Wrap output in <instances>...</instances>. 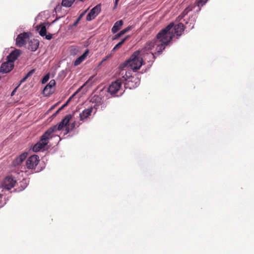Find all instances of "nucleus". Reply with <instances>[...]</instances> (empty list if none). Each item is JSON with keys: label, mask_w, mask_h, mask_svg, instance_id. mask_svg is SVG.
I'll use <instances>...</instances> for the list:
<instances>
[{"label": "nucleus", "mask_w": 254, "mask_h": 254, "mask_svg": "<svg viewBox=\"0 0 254 254\" xmlns=\"http://www.w3.org/2000/svg\"><path fill=\"white\" fill-rule=\"evenodd\" d=\"M169 26L167 28L162 29L152 40L148 41L144 48L143 52L150 51L155 49L154 53L150 52L147 54L153 59H155V55H160L169 44V40L171 37L166 35V30L169 29Z\"/></svg>", "instance_id": "1"}, {"label": "nucleus", "mask_w": 254, "mask_h": 254, "mask_svg": "<svg viewBox=\"0 0 254 254\" xmlns=\"http://www.w3.org/2000/svg\"><path fill=\"white\" fill-rule=\"evenodd\" d=\"M141 52L137 51L134 52L125 64L124 66H128L134 71L139 69L143 64V59L140 54Z\"/></svg>", "instance_id": "2"}, {"label": "nucleus", "mask_w": 254, "mask_h": 254, "mask_svg": "<svg viewBox=\"0 0 254 254\" xmlns=\"http://www.w3.org/2000/svg\"><path fill=\"white\" fill-rule=\"evenodd\" d=\"M169 26V29L166 30L167 31H166V35L168 34V36H170L171 37V39L169 40L170 43L175 35L180 37L182 35L184 31L185 27L184 24L182 23H179L178 24L175 25L173 22H171L165 28H167Z\"/></svg>", "instance_id": "3"}, {"label": "nucleus", "mask_w": 254, "mask_h": 254, "mask_svg": "<svg viewBox=\"0 0 254 254\" xmlns=\"http://www.w3.org/2000/svg\"><path fill=\"white\" fill-rule=\"evenodd\" d=\"M122 84L121 79H118L115 81L112 82L108 88V92L113 97L121 96L125 91L122 88Z\"/></svg>", "instance_id": "4"}, {"label": "nucleus", "mask_w": 254, "mask_h": 254, "mask_svg": "<svg viewBox=\"0 0 254 254\" xmlns=\"http://www.w3.org/2000/svg\"><path fill=\"white\" fill-rule=\"evenodd\" d=\"M52 135H51L47 131L41 136L40 140L33 147V150L34 152H38L48 144L49 139L52 138Z\"/></svg>", "instance_id": "5"}, {"label": "nucleus", "mask_w": 254, "mask_h": 254, "mask_svg": "<svg viewBox=\"0 0 254 254\" xmlns=\"http://www.w3.org/2000/svg\"><path fill=\"white\" fill-rule=\"evenodd\" d=\"M121 74L123 75L122 80H125L127 82L126 85L128 86L130 89L134 88L136 86V84L138 82V79L130 75V72H127L124 69H122Z\"/></svg>", "instance_id": "6"}, {"label": "nucleus", "mask_w": 254, "mask_h": 254, "mask_svg": "<svg viewBox=\"0 0 254 254\" xmlns=\"http://www.w3.org/2000/svg\"><path fill=\"white\" fill-rule=\"evenodd\" d=\"M71 118L72 116L71 115L69 114L66 115L58 125H56L51 127L47 131L51 135H52V133L55 132L56 131L61 130L64 127H66L67 125L68 124L69 121L71 120Z\"/></svg>", "instance_id": "7"}, {"label": "nucleus", "mask_w": 254, "mask_h": 254, "mask_svg": "<svg viewBox=\"0 0 254 254\" xmlns=\"http://www.w3.org/2000/svg\"><path fill=\"white\" fill-rule=\"evenodd\" d=\"M30 33L23 32L19 34L15 40L16 45L18 47H22L26 45L29 40Z\"/></svg>", "instance_id": "8"}, {"label": "nucleus", "mask_w": 254, "mask_h": 254, "mask_svg": "<svg viewBox=\"0 0 254 254\" xmlns=\"http://www.w3.org/2000/svg\"><path fill=\"white\" fill-rule=\"evenodd\" d=\"M39 162V157L36 155L30 156L26 161V166L28 169H34Z\"/></svg>", "instance_id": "9"}, {"label": "nucleus", "mask_w": 254, "mask_h": 254, "mask_svg": "<svg viewBox=\"0 0 254 254\" xmlns=\"http://www.w3.org/2000/svg\"><path fill=\"white\" fill-rule=\"evenodd\" d=\"M16 181L11 176L6 177L2 182L3 189L9 190L15 186Z\"/></svg>", "instance_id": "10"}, {"label": "nucleus", "mask_w": 254, "mask_h": 254, "mask_svg": "<svg viewBox=\"0 0 254 254\" xmlns=\"http://www.w3.org/2000/svg\"><path fill=\"white\" fill-rule=\"evenodd\" d=\"M101 10V5L100 4H97L87 14L86 16V20L87 21H91L94 19L100 12Z\"/></svg>", "instance_id": "11"}, {"label": "nucleus", "mask_w": 254, "mask_h": 254, "mask_svg": "<svg viewBox=\"0 0 254 254\" xmlns=\"http://www.w3.org/2000/svg\"><path fill=\"white\" fill-rule=\"evenodd\" d=\"M14 67V64L8 61L2 63L0 67V72L6 73L9 72Z\"/></svg>", "instance_id": "12"}, {"label": "nucleus", "mask_w": 254, "mask_h": 254, "mask_svg": "<svg viewBox=\"0 0 254 254\" xmlns=\"http://www.w3.org/2000/svg\"><path fill=\"white\" fill-rule=\"evenodd\" d=\"M56 85V81L54 79L50 80L49 83L43 89V94L46 96H49L52 94L53 91V88Z\"/></svg>", "instance_id": "13"}, {"label": "nucleus", "mask_w": 254, "mask_h": 254, "mask_svg": "<svg viewBox=\"0 0 254 254\" xmlns=\"http://www.w3.org/2000/svg\"><path fill=\"white\" fill-rule=\"evenodd\" d=\"M21 54V51L19 49H15L12 51L7 57V61L12 64H14V62L17 60Z\"/></svg>", "instance_id": "14"}, {"label": "nucleus", "mask_w": 254, "mask_h": 254, "mask_svg": "<svg viewBox=\"0 0 254 254\" xmlns=\"http://www.w3.org/2000/svg\"><path fill=\"white\" fill-rule=\"evenodd\" d=\"M93 107H91L87 109L84 110L80 114V120L83 121L91 116V113L93 112Z\"/></svg>", "instance_id": "15"}, {"label": "nucleus", "mask_w": 254, "mask_h": 254, "mask_svg": "<svg viewBox=\"0 0 254 254\" xmlns=\"http://www.w3.org/2000/svg\"><path fill=\"white\" fill-rule=\"evenodd\" d=\"M39 45V41L35 39L29 40L28 49L31 51H35Z\"/></svg>", "instance_id": "16"}, {"label": "nucleus", "mask_w": 254, "mask_h": 254, "mask_svg": "<svg viewBox=\"0 0 254 254\" xmlns=\"http://www.w3.org/2000/svg\"><path fill=\"white\" fill-rule=\"evenodd\" d=\"M28 153L24 152L16 157L12 162L13 166H16L20 164L27 157Z\"/></svg>", "instance_id": "17"}, {"label": "nucleus", "mask_w": 254, "mask_h": 254, "mask_svg": "<svg viewBox=\"0 0 254 254\" xmlns=\"http://www.w3.org/2000/svg\"><path fill=\"white\" fill-rule=\"evenodd\" d=\"M102 96L100 94L99 95H94L90 98V102L94 103L96 106H99L102 100Z\"/></svg>", "instance_id": "18"}, {"label": "nucleus", "mask_w": 254, "mask_h": 254, "mask_svg": "<svg viewBox=\"0 0 254 254\" xmlns=\"http://www.w3.org/2000/svg\"><path fill=\"white\" fill-rule=\"evenodd\" d=\"M89 54V50H86L85 52L79 57L77 58L74 62V65L77 66L79 65L87 57Z\"/></svg>", "instance_id": "19"}, {"label": "nucleus", "mask_w": 254, "mask_h": 254, "mask_svg": "<svg viewBox=\"0 0 254 254\" xmlns=\"http://www.w3.org/2000/svg\"><path fill=\"white\" fill-rule=\"evenodd\" d=\"M123 24L124 22L122 20L117 21L112 28V32L114 34L117 33L122 28Z\"/></svg>", "instance_id": "20"}, {"label": "nucleus", "mask_w": 254, "mask_h": 254, "mask_svg": "<svg viewBox=\"0 0 254 254\" xmlns=\"http://www.w3.org/2000/svg\"><path fill=\"white\" fill-rule=\"evenodd\" d=\"M130 38L129 35H127L125 37H124L120 42H119L112 50V51H115L117 50L120 49L123 44L129 38Z\"/></svg>", "instance_id": "21"}, {"label": "nucleus", "mask_w": 254, "mask_h": 254, "mask_svg": "<svg viewBox=\"0 0 254 254\" xmlns=\"http://www.w3.org/2000/svg\"><path fill=\"white\" fill-rule=\"evenodd\" d=\"M75 0H63L62 2V5L63 6L69 7H70Z\"/></svg>", "instance_id": "22"}, {"label": "nucleus", "mask_w": 254, "mask_h": 254, "mask_svg": "<svg viewBox=\"0 0 254 254\" xmlns=\"http://www.w3.org/2000/svg\"><path fill=\"white\" fill-rule=\"evenodd\" d=\"M35 71V69H32L31 70H30L27 74L22 78L21 79L20 82V83H23L25 82L26 79L30 76H31Z\"/></svg>", "instance_id": "23"}, {"label": "nucleus", "mask_w": 254, "mask_h": 254, "mask_svg": "<svg viewBox=\"0 0 254 254\" xmlns=\"http://www.w3.org/2000/svg\"><path fill=\"white\" fill-rule=\"evenodd\" d=\"M39 28H40V31H39V34L40 36H42V37H44L45 36V35H46V34H47V30H46V26H44V25H40L39 26Z\"/></svg>", "instance_id": "24"}, {"label": "nucleus", "mask_w": 254, "mask_h": 254, "mask_svg": "<svg viewBox=\"0 0 254 254\" xmlns=\"http://www.w3.org/2000/svg\"><path fill=\"white\" fill-rule=\"evenodd\" d=\"M75 127V123L67 124L65 128V133L67 134L72 130Z\"/></svg>", "instance_id": "25"}, {"label": "nucleus", "mask_w": 254, "mask_h": 254, "mask_svg": "<svg viewBox=\"0 0 254 254\" xmlns=\"http://www.w3.org/2000/svg\"><path fill=\"white\" fill-rule=\"evenodd\" d=\"M208 0H196L195 3L198 7H202L205 4Z\"/></svg>", "instance_id": "26"}, {"label": "nucleus", "mask_w": 254, "mask_h": 254, "mask_svg": "<svg viewBox=\"0 0 254 254\" xmlns=\"http://www.w3.org/2000/svg\"><path fill=\"white\" fill-rule=\"evenodd\" d=\"M133 27L132 25L128 26V27L125 28L124 29L122 30L120 32H121V34L123 35L125 34H126V33L128 32L130 30H131L133 28Z\"/></svg>", "instance_id": "27"}, {"label": "nucleus", "mask_w": 254, "mask_h": 254, "mask_svg": "<svg viewBox=\"0 0 254 254\" xmlns=\"http://www.w3.org/2000/svg\"><path fill=\"white\" fill-rule=\"evenodd\" d=\"M49 78H50V76H49V74H47L46 75H45L42 80V84L46 83L49 79Z\"/></svg>", "instance_id": "28"}, {"label": "nucleus", "mask_w": 254, "mask_h": 254, "mask_svg": "<svg viewBox=\"0 0 254 254\" xmlns=\"http://www.w3.org/2000/svg\"><path fill=\"white\" fill-rule=\"evenodd\" d=\"M88 83V81H86L82 86H81L80 88H79L77 91L73 94V95L72 96V97H73L74 95H75L76 94H77L79 92L81 91L82 88L85 86V85Z\"/></svg>", "instance_id": "29"}, {"label": "nucleus", "mask_w": 254, "mask_h": 254, "mask_svg": "<svg viewBox=\"0 0 254 254\" xmlns=\"http://www.w3.org/2000/svg\"><path fill=\"white\" fill-rule=\"evenodd\" d=\"M88 83V81H86L82 86H81L80 88H79L77 91L73 94V95L72 96V97H73L74 95H75L76 94H77L79 92L81 91L82 88L85 86V85Z\"/></svg>", "instance_id": "30"}, {"label": "nucleus", "mask_w": 254, "mask_h": 254, "mask_svg": "<svg viewBox=\"0 0 254 254\" xmlns=\"http://www.w3.org/2000/svg\"><path fill=\"white\" fill-rule=\"evenodd\" d=\"M122 36H123V35L121 34V32H120L119 33H118L116 35H115L112 38V39H113V40H117V39H119V38H120Z\"/></svg>", "instance_id": "31"}, {"label": "nucleus", "mask_w": 254, "mask_h": 254, "mask_svg": "<svg viewBox=\"0 0 254 254\" xmlns=\"http://www.w3.org/2000/svg\"><path fill=\"white\" fill-rule=\"evenodd\" d=\"M190 10V8L189 7H187L183 12L182 13V17H184L185 15L188 14V12Z\"/></svg>", "instance_id": "32"}, {"label": "nucleus", "mask_w": 254, "mask_h": 254, "mask_svg": "<svg viewBox=\"0 0 254 254\" xmlns=\"http://www.w3.org/2000/svg\"><path fill=\"white\" fill-rule=\"evenodd\" d=\"M86 12V11H84L83 12H82L79 16V17H78V18L77 19L78 20L80 21L81 20V19L82 18V17L84 16V14L85 13V12Z\"/></svg>", "instance_id": "33"}, {"label": "nucleus", "mask_w": 254, "mask_h": 254, "mask_svg": "<svg viewBox=\"0 0 254 254\" xmlns=\"http://www.w3.org/2000/svg\"><path fill=\"white\" fill-rule=\"evenodd\" d=\"M45 36H46V39L49 40H51L52 38V35L51 34H49L48 35L46 34V35H45Z\"/></svg>", "instance_id": "34"}, {"label": "nucleus", "mask_w": 254, "mask_h": 254, "mask_svg": "<svg viewBox=\"0 0 254 254\" xmlns=\"http://www.w3.org/2000/svg\"><path fill=\"white\" fill-rule=\"evenodd\" d=\"M76 52V49L75 48L72 49L70 50V53L71 55H75Z\"/></svg>", "instance_id": "35"}, {"label": "nucleus", "mask_w": 254, "mask_h": 254, "mask_svg": "<svg viewBox=\"0 0 254 254\" xmlns=\"http://www.w3.org/2000/svg\"><path fill=\"white\" fill-rule=\"evenodd\" d=\"M79 21L76 19V20L73 23V24L71 25V27H75L78 24Z\"/></svg>", "instance_id": "36"}, {"label": "nucleus", "mask_w": 254, "mask_h": 254, "mask_svg": "<svg viewBox=\"0 0 254 254\" xmlns=\"http://www.w3.org/2000/svg\"><path fill=\"white\" fill-rule=\"evenodd\" d=\"M67 105V103H64L62 107L59 109V111L63 110L65 106Z\"/></svg>", "instance_id": "37"}, {"label": "nucleus", "mask_w": 254, "mask_h": 254, "mask_svg": "<svg viewBox=\"0 0 254 254\" xmlns=\"http://www.w3.org/2000/svg\"><path fill=\"white\" fill-rule=\"evenodd\" d=\"M111 57V55H108L105 59H103L102 60V62H104V61H105L107 59H108V58H109L110 57Z\"/></svg>", "instance_id": "38"}, {"label": "nucleus", "mask_w": 254, "mask_h": 254, "mask_svg": "<svg viewBox=\"0 0 254 254\" xmlns=\"http://www.w3.org/2000/svg\"><path fill=\"white\" fill-rule=\"evenodd\" d=\"M119 0H115L114 8L117 6Z\"/></svg>", "instance_id": "39"}, {"label": "nucleus", "mask_w": 254, "mask_h": 254, "mask_svg": "<svg viewBox=\"0 0 254 254\" xmlns=\"http://www.w3.org/2000/svg\"><path fill=\"white\" fill-rule=\"evenodd\" d=\"M16 89L15 88V89H14V90L11 92V96H13V95H14V92L15 91Z\"/></svg>", "instance_id": "40"}, {"label": "nucleus", "mask_w": 254, "mask_h": 254, "mask_svg": "<svg viewBox=\"0 0 254 254\" xmlns=\"http://www.w3.org/2000/svg\"><path fill=\"white\" fill-rule=\"evenodd\" d=\"M73 97H71L69 99H68V100L66 102V103H67V104H68L69 102L70 101V99H71V98H72Z\"/></svg>", "instance_id": "41"}, {"label": "nucleus", "mask_w": 254, "mask_h": 254, "mask_svg": "<svg viewBox=\"0 0 254 254\" xmlns=\"http://www.w3.org/2000/svg\"><path fill=\"white\" fill-rule=\"evenodd\" d=\"M182 14L180 15V16H178V18L179 19L183 18V17H182Z\"/></svg>", "instance_id": "42"}, {"label": "nucleus", "mask_w": 254, "mask_h": 254, "mask_svg": "<svg viewBox=\"0 0 254 254\" xmlns=\"http://www.w3.org/2000/svg\"><path fill=\"white\" fill-rule=\"evenodd\" d=\"M60 111H59V109L58 110V111L56 112V114L58 113Z\"/></svg>", "instance_id": "43"}, {"label": "nucleus", "mask_w": 254, "mask_h": 254, "mask_svg": "<svg viewBox=\"0 0 254 254\" xmlns=\"http://www.w3.org/2000/svg\"><path fill=\"white\" fill-rule=\"evenodd\" d=\"M60 111H59V109L58 110V111L56 112V114L58 113Z\"/></svg>", "instance_id": "44"}, {"label": "nucleus", "mask_w": 254, "mask_h": 254, "mask_svg": "<svg viewBox=\"0 0 254 254\" xmlns=\"http://www.w3.org/2000/svg\"><path fill=\"white\" fill-rule=\"evenodd\" d=\"M2 196V195L1 194H0V198H1Z\"/></svg>", "instance_id": "45"}]
</instances>
